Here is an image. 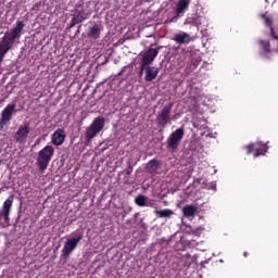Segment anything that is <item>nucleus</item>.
Here are the masks:
<instances>
[{
    "instance_id": "obj_15",
    "label": "nucleus",
    "mask_w": 278,
    "mask_h": 278,
    "mask_svg": "<svg viewBox=\"0 0 278 278\" xmlns=\"http://www.w3.org/2000/svg\"><path fill=\"white\" fill-rule=\"evenodd\" d=\"M160 73V70L155 66L148 65L146 67V81H153V79H156L157 75Z\"/></svg>"
},
{
    "instance_id": "obj_21",
    "label": "nucleus",
    "mask_w": 278,
    "mask_h": 278,
    "mask_svg": "<svg viewBox=\"0 0 278 278\" xmlns=\"http://www.w3.org/2000/svg\"><path fill=\"white\" fill-rule=\"evenodd\" d=\"M182 214L186 218H193L194 214H197V206L192 204H187L182 207Z\"/></svg>"
},
{
    "instance_id": "obj_7",
    "label": "nucleus",
    "mask_w": 278,
    "mask_h": 278,
    "mask_svg": "<svg viewBox=\"0 0 278 278\" xmlns=\"http://www.w3.org/2000/svg\"><path fill=\"white\" fill-rule=\"evenodd\" d=\"M181 140H184V128H177L167 138V149L169 151H177L179 144H181Z\"/></svg>"
},
{
    "instance_id": "obj_2",
    "label": "nucleus",
    "mask_w": 278,
    "mask_h": 278,
    "mask_svg": "<svg viewBox=\"0 0 278 278\" xmlns=\"http://www.w3.org/2000/svg\"><path fill=\"white\" fill-rule=\"evenodd\" d=\"M260 17L263 18L264 25L266 27H269V43L271 45L273 53H278V14H275L273 15V17H269L266 15V13H262Z\"/></svg>"
},
{
    "instance_id": "obj_6",
    "label": "nucleus",
    "mask_w": 278,
    "mask_h": 278,
    "mask_svg": "<svg viewBox=\"0 0 278 278\" xmlns=\"http://www.w3.org/2000/svg\"><path fill=\"white\" fill-rule=\"evenodd\" d=\"M84 240V233L81 232H76L75 237L72 239H67L64 243V247L61 251L64 260H68L71 257V253H73L76 249L79 242Z\"/></svg>"
},
{
    "instance_id": "obj_13",
    "label": "nucleus",
    "mask_w": 278,
    "mask_h": 278,
    "mask_svg": "<svg viewBox=\"0 0 278 278\" xmlns=\"http://www.w3.org/2000/svg\"><path fill=\"white\" fill-rule=\"evenodd\" d=\"M64 140H66V135L64 134V129L58 128L52 134V138H51L52 144H54V147H62V144H64Z\"/></svg>"
},
{
    "instance_id": "obj_3",
    "label": "nucleus",
    "mask_w": 278,
    "mask_h": 278,
    "mask_svg": "<svg viewBox=\"0 0 278 278\" xmlns=\"http://www.w3.org/2000/svg\"><path fill=\"white\" fill-rule=\"evenodd\" d=\"M54 153L55 148H53V146H46L38 152L36 165L40 173H45V170L49 168V164L51 163V160H53Z\"/></svg>"
},
{
    "instance_id": "obj_18",
    "label": "nucleus",
    "mask_w": 278,
    "mask_h": 278,
    "mask_svg": "<svg viewBox=\"0 0 278 278\" xmlns=\"http://www.w3.org/2000/svg\"><path fill=\"white\" fill-rule=\"evenodd\" d=\"M101 26L94 24L91 28H89V31L87 33L88 38H92L93 40H99L101 38Z\"/></svg>"
},
{
    "instance_id": "obj_20",
    "label": "nucleus",
    "mask_w": 278,
    "mask_h": 278,
    "mask_svg": "<svg viewBox=\"0 0 278 278\" xmlns=\"http://www.w3.org/2000/svg\"><path fill=\"white\" fill-rule=\"evenodd\" d=\"M258 46L263 55H268V53H273V47L270 45V41L260 39Z\"/></svg>"
},
{
    "instance_id": "obj_24",
    "label": "nucleus",
    "mask_w": 278,
    "mask_h": 278,
    "mask_svg": "<svg viewBox=\"0 0 278 278\" xmlns=\"http://www.w3.org/2000/svg\"><path fill=\"white\" fill-rule=\"evenodd\" d=\"M135 203L136 205H138L139 207H144V205H147V197L140 194L135 199Z\"/></svg>"
},
{
    "instance_id": "obj_17",
    "label": "nucleus",
    "mask_w": 278,
    "mask_h": 278,
    "mask_svg": "<svg viewBox=\"0 0 278 278\" xmlns=\"http://www.w3.org/2000/svg\"><path fill=\"white\" fill-rule=\"evenodd\" d=\"M192 40L190 38V35L187 33H179L174 35V41L177 42V45H188Z\"/></svg>"
},
{
    "instance_id": "obj_19",
    "label": "nucleus",
    "mask_w": 278,
    "mask_h": 278,
    "mask_svg": "<svg viewBox=\"0 0 278 278\" xmlns=\"http://www.w3.org/2000/svg\"><path fill=\"white\" fill-rule=\"evenodd\" d=\"M190 62V71H197L201 62H203V59L201 58V54L191 53Z\"/></svg>"
},
{
    "instance_id": "obj_26",
    "label": "nucleus",
    "mask_w": 278,
    "mask_h": 278,
    "mask_svg": "<svg viewBox=\"0 0 278 278\" xmlns=\"http://www.w3.org/2000/svg\"><path fill=\"white\" fill-rule=\"evenodd\" d=\"M131 173H134V167L131 166V164H129L126 168V175H131Z\"/></svg>"
},
{
    "instance_id": "obj_25",
    "label": "nucleus",
    "mask_w": 278,
    "mask_h": 278,
    "mask_svg": "<svg viewBox=\"0 0 278 278\" xmlns=\"http://www.w3.org/2000/svg\"><path fill=\"white\" fill-rule=\"evenodd\" d=\"M147 66L148 65H144V63H141L140 65V71H139V75L142 76V74L144 73V71H147Z\"/></svg>"
},
{
    "instance_id": "obj_5",
    "label": "nucleus",
    "mask_w": 278,
    "mask_h": 278,
    "mask_svg": "<svg viewBox=\"0 0 278 278\" xmlns=\"http://www.w3.org/2000/svg\"><path fill=\"white\" fill-rule=\"evenodd\" d=\"M173 105L174 103L170 102L169 104H166L163 106V109L157 113L156 115V125L157 127H161L162 129H166L168 125H172L173 121H175L177 117L174 115L170 116V112H173Z\"/></svg>"
},
{
    "instance_id": "obj_11",
    "label": "nucleus",
    "mask_w": 278,
    "mask_h": 278,
    "mask_svg": "<svg viewBox=\"0 0 278 278\" xmlns=\"http://www.w3.org/2000/svg\"><path fill=\"white\" fill-rule=\"evenodd\" d=\"M86 18H88V14L84 10V7L76 5L75 13L73 15L72 23L70 25V29H72V27H75V25H79V23H84Z\"/></svg>"
},
{
    "instance_id": "obj_14",
    "label": "nucleus",
    "mask_w": 278,
    "mask_h": 278,
    "mask_svg": "<svg viewBox=\"0 0 278 278\" xmlns=\"http://www.w3.org/2000/svg\"><path fill=\"white\" fill-rule=\"evenodd\" d=\"M190 8V0H178L175 7V14L178 17H181L186 14V11Z\"/></svg>"
},
{
    "instance_id": "obj_23",
    "label": "nucleus",
    "mask_w": 278,
    "mask_h": 278,
    "mask_svg": "<svg viewBox=\"0 0 278 278\" xmlns=\"http://www.w3.org/2000/svg\"><path fill=\"white\" fill-rule=\"evenodd\" d=\"M154 214L159 216V218H170L173 216V212L168 208L161 210V211H154Z\"/></svg>"
},
{
    "instance_id": "obj_10",
    "label": "nucleus",
    "mask_w": 278,
    "mask_h": 278,
    "mask_svg": "<svg viewBox=\"0 0 278 278\" xmlns=\"http://www.w3.org/2000/svg\"><path fill=\"white\" fill-rule=\"evenodd\" d=\"M162 49V46H159L157 48H149L141 58V64L143 66H151L153 62H155V59L160 54V50Z\"/></svg>"
},
{
    "instance_id": "obj_8",
    "label": "nucleus",
    "mask_w": 278,
    "mask_h": 278,
    "mask_svg": "<svg viewBox=\"0 0 278 278\" xmlns=\"http://www.w3.org/2000/svg\"><path fill=\"white\" fill-rule=\"evenodd\" d=\"M244 149L247 151V155H251V153H254V157H260V155H266V153H268V143H250L245 146Z\"/></svg>"
},
{
    "instance_id": "obj_27",
    "label": "nucleus",
    "mask_w": 278,
    "mask_h": 278,
    "mask_svg": "<svg viewBox=\"0 0 278 278\" xmlns=\"http://www.w3.org/2000/svg\"><path fill=\"white\" fill-rule=\"evenodd\" d=\"M243 255H244L245 257H249V252H244Z\"/></svg>"
},
{
    "instance_id": "obj_16",
    "label": "nucleus",
    "mask_w": 278,
    "mask_h": 278,
    "mask_svg": "<svg viewBox=\"0 0 278 278\" xmlns=\"http://www.w3.org/2000/svg\"><path fill=\"white\" fill-rule=\"evenodd\" d=\"M189 25H194L195 27H207V18L203 15L195 14Z\"/></svg>"
},
{
    "instance_id": "obj_22",
    "label": "nucleus",
    "mask_w": 278,
    "mask_h": 278,
    "mask_svg": "<svg viewBox=\"0 0 278 278\" xmlns=\"http://www.w3.org/2000/svg\"><path fill=\"white\" fill-rule=\"evenodd\" d=\"M157 168H160V162H157V160H151L147 164V172L150 175H155L157 173Z\"/></svg>"
},
{
    "instance_id": "obj_1",
    "label": "nucleus",
    "mask_w": 278,
    "mask_h": 278,
    "mask_svg": "<svg viewBox=\"0 0 278 278\" xmlns=\"http://www.w3.org/2000/svg\"><path fill=\"white\" fill-rule=\"evenodd\" d=\"M25 29V23L23 21H17L15 27L10 31L4 33V36L0 41V64L3 62L5 54L14 47V42L21 38V34Z\"/></svg>"
},
{
    "instance_id": "obj_9",
    "label": "nucleus",
    "mask_w": 278,
    "mask_h": 278,
    "mask_svg": "<svg viewBox=\"0 0 278 278\" xmlns=\"http://www.w3.org/2000/svg\"><path fill=\"white\" fill-rule=\"evenodd\" d=\"M14 114H16V103L8 104L0 115V129H3V127L12 121V116H14Z\"/></svg>"
},
{
    "instance_id": "obj_28",
    "label": "nucleus",
    "mask_w": 278,
    "mask_h": 278,
    "mask_svg": "<svg viewBox=\"0 0 278 278\" xmlns=\"http://www.w3.org/2000/svg\"><path fill=\"white\" fill-rule=\"evenodd\" d=\"M79 29H81V25L78 26V31H79Z\"/></svg>"
},
{
    "instance_id": "obj_12",
    "label": "nucleus",
    "mask_w": 278,
    "mask_h": 278,
    "mask_svg": "<svg viewBox=\"0 0 278 278\" xmlns=\"http://www.w3.org/2000/svg\"><path fill=\"white\" fill-rule=\"evenodd\" d=\"M29 124L20 126L15 132V142H17L18 144H25L27 138H29Z\"/></svg>"
},
{
    "instance_id": "obj_4",
    "label": "nucleus",
    "mask_w": 278,
    "mask_h": 278,
    "mask_svg": "<svg viewBox=\"0 0 278 278\" xmlns=\"http://www.w3.org/2000/svg\"><path fill=\"white\" fill-rule=\"evenodd\" d=\"M104 127H105V117L103 116L96 117L86 129V132H85L86 144H88L89 142H92V139L97 138V136H99V134L103 131Z\"/></svg>"
}]
</instances>
